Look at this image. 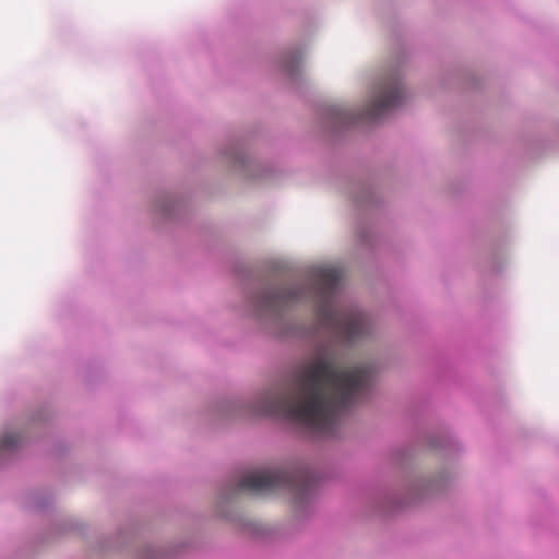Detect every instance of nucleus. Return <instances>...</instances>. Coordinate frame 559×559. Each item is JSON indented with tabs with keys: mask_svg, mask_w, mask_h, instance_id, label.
<instances>
[{
	"mask_svg": "<svg viewBox=\"0 0 559 559\" xmlns=\"http://www.w3.org/2000/svg\"><path fill=\"white\" fill-rule=\"evenodd\" d=\"M281 489H289L296 500L309 497L312 483L305 473L289 474L280 468H269L249 472L238 481L236 491H249L251 493H271Z\"/></svg>",
	"mask_w": 559,
	"mask_h": 559,
	"instance_id": "obj_3",
	"label": "nucleus"
},
{
	"mask_svg": "<svg viewBox=\"0 0 559 559\" xmlns=\"http://www.w3.org/2000/svg\"><path fill=\"white\" fill-rule=\"evenodd\" d=\"M21 436L16 433H5L0 439V451L13 450L21 443Z\"/></svg>",
	"mask_w": 559,
	"mask_h": 559,
	"instance_id": "obj_5",
	"label": "nucleus"
},
{
	"mask_svg": "<svg viewBox=\"0 0 559 559\" xmlns=\"http://www.w3.org/2000/svg\"><path fill=\"white\" fill-rule=\"evenodd\" d=\"M373 378L374 368L369 362L342 370L333 359L319 354L297 368L294 391H266L255 411L333 435L342 415L367 394Z\"/></svg>",
	"mask_w": 559,
	"mask_h": 559,
	"instance_id": "obj_1",
	"label": "nucleus"
},
{
	"mask_svg": "<svg viewBox=\"0 0 559 559\" xmlns=\"http://www.w3.org/2000/svg\"><path fill=\"white\" fill-rule=\"evenodd\" d=\"M342 277L340 267L321 266L314 271V283L311 287L298 285L269 290L263 295V306L274 309L304 297H312L320 324L331 330L341 342L355 343L367 333L368 323L366 317L356 309L340 310L334 307V295Z\"/></svg>",
	"mask_w": 559,
	"mask_h": 559,
	"instance_id": "obj_2",
	"label": "nucleus"
},
{
	"mask_svg": "<svg viewBox=\"0 0 559 559\" xmlns=\"http://www.w3.org/2000/svg\"><path fill=\"white\" fill-rule=\"evenodd\" d=\"M404 91L400 78L388 76L382 79L373 91L371 102L364 110V117L377 120L400 106L404 100Z\"/></svg>",
	"mask_w": 559,
	"mask_h": 559,
	"instance_id": "obj_4",
	"label": "nucleus"
}]
</instances>
